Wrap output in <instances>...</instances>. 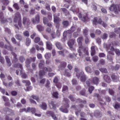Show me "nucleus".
I'll list each match as a JSON object with an SVG mask.
<instances>
[{
  "label": "nucleus",
  "instance_id": "obj_40",
  "mask_svg": "<svg viewBox=\"0 0 120 120\" xmlns=\"http://www.w3.org/2000/svg\"><path fill=\"white\" fill-rule=\"evenodd\" d=\"M51 56V54L50 53H47L45 55V58L47 59H49Z\"/></svg>",
  "mask_w": 120,
  "mask_h": 120
},
{
  "label": "nucleus",
  "instance_id": "obj_23",
  "mask_svg": "<svg viewBox=\"0 0 120 120\" xmlns=\"http://www.w3.org/2000/svg\"><path fill=\"white\" fill-rule=\"evenodd\" d=\"M46 46L47 49L49 50H51L52 49V45L51 43L47 41L46 42Z\"/></svg>",
  "mask_w": 120,
  "mask_h": 120
},
{
  "label": "nucleus",
  "instance_id": "obj_46",
  "mask_svg": "<svg viewBox=\"0 0 120 120\" xmlns=\"http://www.w3.org/2000/svg\"><path fill=\"white\" fill-rule=\"evenodd\" d=\"M0 1L3 3V4L5 5H7L9 3L8 0H0Z\"/></svg>",
  "mask_w": 120,
  "mask_h": 120
},
{
  "label": "nucleus",
  "instance_id": "obj_53",
  "mask_svg": "<svg viewBox=\"0 0 120 120\" xmlns=\"http://www.w3.org/2000/svg\"><path fill=\"white\" fill-rule=\"evenodd\" d=\"M11 94L13 96H15L17 94V92L16 91L13 90L11 91Z\"/></svg>",
  "mask_w": 120,
  "mask_h": 120
},
{
  "label": "nucleus",
  "instance_id": "obj_31",
  "mask_svg": "<svg viewBox=\"0 0 120 120\" xmlns=\"http://www.w3.org/2000/svg\"><path fill=\"white\" fill-rule=\"evenodd\" d=\"M4 48L5 49L10 51H12L13 50V48L11 45L8 46L5 45L4 46Z\"/></svg>",
  "mask_w": 120,
  "mask_h": 120
},
{
  "label": "nucleus",
  "instance_id": "obj_3",
  "mask_svg": "<svg viewBox=\"0 0 120 120\" xmlns=\"http://www.w3.org/2000/svg\"><path fill=\"white\" fill-rule=\"evenodd\" d=\"M109 9L111 11H114L115 14H117L119 11L118 6L116 4H112L110 6Z\"/></svg>",
  "mask_w": 120,
  "mask_h": 120
},
{
  "label": "nucleus",
  "instance_id": "obj_49",
  "mask_svg": "<svg viewBox=\"0 0 120 120\" xmlns=\"http://www.w3.org/2000/svg\"><path fill=\"white\" fill-rule=\"evenodd\" d=\"M40 40V38L39 37H36L34 39V42L36 43H38L39 42Z\"/></svg>",
  "mask_w": 120,
  "mask_h": 120
},
{
  "label": "nucleus",
  "instance_id": "obj_24",
  "mask_svg": "<svg viewBox=\"0 0 120 120\" xmlns=\"http://www.w3.org/2000/svg\"><path fill=\"white\" fill-rule=\"evenodd\" d=\"M99 80L98 78L96 77H94L92 79L93 82L94 84H98Z\"/></svg>",
  "mask_w": 120,
  "mask_h": 120
},
{
  "label": "nucleus",
  "instance_id": "obj_41",
  "mask_svg": "<svg viewBox=\"0 0 120 120\" xmlns=\"http://www.w3.org/2000/svg\"><path fill=\"white\" fill-rule=\"evenodd\" d=\"M46 114L47 115H49L53 117L54 116L53 112L51 111H48L46 112Z\"/></svg>",
  "mask_w": 120,
  "mask_h": 120
},
{
  "label": "nucleus",
  "instance_id": "obj_33",
  "mask_svg": "<svg viewBox=\"0 0 120 120\" xmlns=\"http://www.w3.org/2000/svg\"><path fill=\"white\" fill-rule=\"evenodd\" d=\"M55 85L58 89V90L60 89L62 87V84L60 82L55 84Z\"/></svg>",
  "mask_w": 120,
  "mask_h": 120
},
{
  "label": "nucleus",
  "instance_id": "obj_4",
  "mask_svg": "<svg viewBox=\"0 0 120 120\" xmlns=\"http://www.w3.org/2000/svg\"><path fill=\"white\" fill-rule=\"evenodd\" d=\"M69 104H65L61 108H60V110L62 112L65 113H67L68 112V110L67 109L69 107Z\"/></svg>",
  "mask_w": 120,
  "mask_h": 120
},
{
  "label": "nucleus",
  "instance_id": "obj_60",
  "mask_svg": "<svg viewBox=\"0 0 120 120\" xmlns=\"http://www.w3.org/2000/svg\"><path fill=\"white\" fill-rule=\"evenodd\" d=\"M4 31L5 32L8 34H10L11 33L10 30L8 28H4Z\"/></svg>",
  "mask_w": 120,
  "mask_h": 120
},
{
  "label": "nucleus",
  "instance_id": "obj_51",
  "mask_svg": "<svg viewBox=\"0 0 120 120\" xmlns=\"http://www.w3.org/2000/svg\"><path fill=\"white\" fill-rule=\"evenodd\" d=\"M45 72L43 70H41L39 71V75L40 76H42L45 75Z\"/></svg>",
  "mask_w": 120,
  "mask_h": 120
},
{
  "label": "nucleus",
  "instance_id": "obj_55",
  "mask_svg": "<svg viewBox=\"0 0 120 120\" xmlns=\"http://www.w3.org/2000/svg\"><path fill=\"white\" fill-rule=\"evenodd\" d=\"M43 22L44 24H46L48 22L47 18L45 17H44L43 18Z\"/></svg>",
  "mask_w": 120,
  "mask_h": 120
},
{
  "label": "nucleus",
  "instance_id": "obj_39",
  "mask_svg": "<svg viewBox=\"0 0 120 120\" xmlns=\"http://www.w3.org/2000/svg\"><path fill=\"white\" fill-rule=\"evenodd\" d=\"M77 102H79V103H82L83 104H85L86 103V102L85 100H83L82 99L79 98L78 99L76 100Z\"/></svg>",
  "mask_w": 120,
  "mask_h": 120
},
{
  "label": "nucleus",
  "instance_id": "obj_57",
  "mask_svg": "<svg viewBox=\"0 0 120 120\" xmlns=\"http://www.w3.org/2000/svg\"><path fill=\"white\" fill-rule=\"evenodd\" d=\"M55 25L57 29H59L60 25V24L59 22H55Z\"/></svg>",
  "mask_w": 120,
  "mask_h": 120
},
{
  "label": "nucleus",
  "instance_id": "obj_2",
  "mask_svg": "<svg viewBox=\"0 0 120 120\" xmlns=\"http://www.w3.org/2000/svg\"><path fill=\"white\" fill-rule=\"evenodd\" d=\"M80 47L81 48L79 49L78 51L79 55L80 56H82L83 53L87 55H89L88 51L85 46H82Z\"/></svg>",
  "mask_w": 120,
  "mask_h": 120
},
{
  "label": "nucleus",
  "instance_id": "obj_13",
  "mask_svg": "<svg viewBox=\"0 0 120 120\" xmlns=\"http://www.w3.org/2000/svg\"><path fill=\"white\" fill-rule=\"evenodd\" d=\"M75 39H72L69 40L68 42V44L70 48H72V46L75 43Z\"/></svg>",
  "mask_w": 120,
  "mask_h": 120
},
{
  "label": "nucleus",
  "instance_id": "obj_14",
  "mask_svg": "<svg viewBox=\"0 0 120 120\" xmlns=\"http://www.w3.org/2000/svg\"><path fill=\"white\" fill-rule=\"evenodd\" d=\"M104 79L106 82L109 83L111 81V79L109 76L107 75H104L103 76Z\"/></svg>",
  "mask_w": 120,
  "mask_h": 120
},
{
  "label": "nucleus",
  "instance_id": "obj_64",
  "mask_svg": "<svg viewBox=\"0 0 120 120\" xmlns=\"http://www.w3.org/2000/svg\"><path fill=\"white\" fill-rule=\"evenodd\" d=\"M94 89V86H91L89 88L88 91L90 94L92 93V91Z\"/></svg>",
  "mask_w": 120,
  "mask_h": 120
},
{
  "label": "nucleus",
  "instance_id": "obj_34",
  "mask_svg": "<svg viewBox=\"0 0 120 120\" xmlns=\"http://www.w3.org/2000/svg\"><path fill=\"white\" fill-rule=\"evenodd\" d=\"M69 56L70 58L72 59H75L77 57L76 55L74 53H73L72 54L70 53L69 55Z\"/></svg>",
  "mask_w": 120,
  "mask_h": 120
},
{
  "label": "nucleus",
  "instance_id": "obj_56",
  "mask_svg": "<svg viewBox=\"0 0 120 120\" xmlns=\"http://www.w3.org/2000/svg\"><path fill=\"white\" fill-rule=\"evenodd\" d=\"M23 34L25 36L27 37H29L30 35L29 32L27 31L24 32H23Z\"/></svg>",
  "mask_w": 120,
  "mask_h": 120
},
{
  "label": "nucleus",
  "instance_id": "obj_26",
  "mask_svg": "<svg viewBox=\"0 0 120 120\" xmlns=\"http://www.w3.org/2000/svg\"><path fill=\"white\" fill-rule=\"evenodd\" d=\"M31 61L30 60L29 57L27 58L26 61L25 63L26 64L25 66L27 68L29 67H30V64Z\"/></svg>",
  "mask_w": 120,
  "mask_h": 120
},
{
  "label": "nucleus",
  "instance_id": "obj_44",
  "mask_svg": "<svg viewBox=\"0 0 120 120\" xmlns=\"http://www.w3.org/2000/svg\"><path fill=\"white\" fill-rule=\"evenodd\" d=\"M24 8H25V11L27 12L28 11V9L29 8V6L26 3H25V4L23 6Z\"/></svg>",
  "mask_w": 120,
  "mask_h": 120
},
{
  "label": "nucleus",
  "instance_id": "obj_7",
  "mask_svg": "<svg viewBox=\"0 0 120 120\" xmlns=\"http://www.w3.org/2000/svg\"><path fill=\"white\" fill-rule=\"evenodd\" d=\"M91 55L93 56L96 53L95 49L98 50V49L96 46L94 45L91 46Z\"/></svg>",
  "mask_w": 120,
  "mask_h": 120
},
{
  "label": "nucleus",
  "instance_id": "obj_6",
  "mask_svg": "<svg viewBox=\"0 0 120 120\" xmlns=\"http://www.w3.org/2000/svg\"><path fill=\"white\" fill-rule=\"evenodd\" d=\"M21 20V18L20 14L19 12L17 13L14 19V22L16 23L18 21H19Z\"/></svg>",
  "mask_w": 120,
  "mask_h": 120
},
{
  "label": "nucleus",
  "instance_id": "obj_50",
  "mask_svg": "<svg viewBox=\"0 0 120 120\" xmlns=\"http://www.w3.org/2000/svg\"><path fill=\"white\" fill-rule=\"evenodd\" d=\"M31 42V40L29 38H27L26 39V45L27 46H29L30 45Z\"/></svg>",
  "mask_w": 120,
  "mask_h": 120
},
{
  "label": "nucleus",
  "instance_id": "obj_52",
  "mask_svg": "<svg viewBox=\"0 0 120 120\" xmlns=\"http://www.w3.org/2000/svg\"><path fill=\"white\" fill-rule=\"evenodd\" d=\"M19 60L21 63H23L25 60L24 57L22 56H21L19 58Z\"/></svg>",
  "mask_w": 120,
  "mask_h": 120
},
{
  "label": "nucleus",
  "instance_id": "obj_30",
  "mask_svg": "<svg viewBox=\"0 0 120 120\" xmlns=\"http://www.w3.org/2000/svg\"><path fill=\"white\" fill-rule=\"evenodd\" d=\"M15 37L17 39L20 41H21L22 40V37L20 34H17L15 35Z\"/></svg>",
  "mask_w": 120,
  "mask_h": 120
},
{
  "label": "nucleus",
  "instance_id": "obj_37",
  "mask_svg": "<svg viewBox=\"0 0 120 120\" xmlns=\"http://www.w3.org/2000/svg\"><path fill=\"white\" fill-rule=\"evenodd\" d=\"M98 18L97 17H94L93 21V24L95 26H96L97 23Z\"/></svg>",
  "mask_w": 120,
  "mask_h": 120
},
{
  "label": "nucleus",
  "instance_id": "obj_54",
  "mask_svg": "<svg viewBox=\"0 0 120 120\" xmlns=\"http://www.w3.org/2000/svg\"><path fill=\"white\" fill-rule=\"evenodd\" d=\"M13 6L14 8L16 10H18L19 9V7L18 4L15 3L13 5Z\"/></svg>",
  "mask_w": 120,
  "mask_h": 120
},
{
  "label": "nucleus",
  "instance_id": "obj_1",
  "mask_svg": "<svg viewBox=\"0 0 120 120\" xmlns=\"http://www.w3.org/2000/svg\"><path fill=\"white\" fill-rule=\"evenodd\" d=\"M76 76L78 78L80 77V80L82 82H84L87 79L86 75L82 71L79 73H76Z\"/></svg>",
  "mask_w": 120,
  "mask_h": 120
},
{
  "label": "nucleus",
  "instance_id": "obj_61",
  "mask_svg": "<svg viewBox=\"0 0 120 120\" xmlns=\"http://www.w3.org/2000/svg\"><path fill=\"white\" fill-rule=\"evenodd\" d=\"M22 82L24 83H26L27 86H29L31 84L29 80H23L22 81Z\"/></svg>",
  "mask_w": 120,
  "mask_h": 120
},
{
  "label": "nucleus",
  "instance_id": "obj_18",
  "mask_svg": "<svg viewBox=\"0 0 120 120\" xmlns=\"http://www.w3.org/2000/svg\"><path fill=\"white\" fill-rule=\"evenodd\" d=\"M53 16L54 21V23L60 22V19L57 16L56 13Z\"/></svg>",
  "mask_w": 120,
  "mask_h": 120
},
{
  "label": "nucleus",
  "instance_id": "obj_42",
  "mask_svg": "<svg viewBox=\"0 0 120 120\" xmlns=\"http://www.w3.org/2000/svg\"><path fill=\"white\" fill-rule=\"evenodd\" d=\"M110 45H107L106 46V48L108 49H110V51H115V49L112 46H111L110 48Z\"/></svg>",
  "mask_w": 120,
  "mask_h": 120
},
{
  "label": "nucleus",
  "instance_id": "obj_35",
  "mask_svg": "<svg viewBox=\"0 0 120 120\" xmlns=\"http://www.w3.org/2000/svg\"><path fill=\"white\" fill-rule=\"evenodd\" d=\"M68 87L64 85L62 89V91L63 93H65L66 91L68 90Z\"/></svg>",
  "mask_w": 120,
  "mask_h": 120
},
{
  "label": "nucleus",
  "instance_id": "obj_58",
  "mask_svg": "<svg viewBox=\"0 0 120 120\" xmlns=\"http://www.w3.org/2000/svg\"><path fill=\"white\" fill-rule=\"evenodd\" d=\"M111 77L113 80L115 81V80H117L118 79V77L114 74H113L111 76Z\"/></svg>",
  "mask_w": 120,
  "mask_h": 120
},
{
  "label": "nucleus",
  "instance_id": "obj_27",
  "mask_svg": "<svg viewBox=\"0 0 120 120\" xmlns=\"http://www.w3.org/2000/svg\"><path fill=\"white\" fill-rule=\"evenodd\" d=\"M56 45L57 48L61 50L63 49V47L61 43L59 42H56Z\"/></svg>",
  "mask_w": 120,
  "mask_h": 120
},
{
  "label": "nucleus",
  "instance_id": "obj_62",
  "mask_svg": "<svg viewBox=\"0 0 120 120\" xmlns=\"http://www.w3.org/2000/svg\"><path fill=\"white\" fill-rule=\"evenodd\" d=\"M109 94L112 95H114V92L112 89H109Z\"/></svg>",
  "mask_w": 120,
  "mask_h": 120
},
{
  "label": "nucleus",
  "instance_id": "obj_10",
  "mask_svg": "<svg viewBox=\"0 0 120 120\" xmlns=\"http://www.w3.org/2000/svg\"><path fill=\"white\" fill-rule=\"evenodd\" d=\"M67 65V63L65 62H62L60 63V65L59 66V69L62 70L65 68Z\"/></svg>",
  "mask_w": 120,
  "mask_h": 120
},
{
  "label": "nucleus",
  "instance_id": "obj_63",
  "mask_svg": "<svg viewBox=\"0 0 120 120\" xmlns=\"http://www.w3.org/2000/svg\"><path fill=\"white\" fill-rule=\"evenodd\" d=\"M64 75H66L68 77H69L71 76V74L69 72H68V71L67 70H65L64 73Z\"/></svg>",
  "mask_w": 120,
  "mask_h": 120
},
{
  "label": "nucleus",
  "instance_id": "obj_21",
  "mask_svg": "<svg viewBox=\"0 0 120 120\" xmlns=\"http://www.w3.org/2000/svg\"><path fill=\"white\" fill-rule=\"evenodd\" d=\"M5 57L6 61L8 66L9 67L10 66H11L12 64L11 62V61L10 58H9L8 56H6Z\"/></svg>",
  "mask_w": 120,
  "mask_h": 120
},
{
  "label": "nucleus",
  "instance_id": "obj_48",
  "mask_svg": "<svg viewBox=\"0 0 120 120\" xmlns=\"http://www.w3.org/2000/svg\"><path fill=\"white\" fill-rule=\"evenodd\" d=\"M104 98L105 99L106 101L107 102H109L111 101L110 98L108 96H105Z\"/></svg>",
  "mask_w": 120,
  "mask_h": 120
},
{
  "label": "nucleus",
  "instance_id": "obj_28",
  "mask_svg": "<svg viewBox=\"0 0 120 120\" xmlns=\"http://www.w3.org/2000/svg\"><path fill=\"white\" fill-rule=\"evenodd\" d=\"M14 66L15 68H19L21 70L23 69L22 65L19 63H16L14 64Z\"/></svg>",
  "mask_w": 120,
  "mask_h": 120
},
{
  "label": "nucleus",
  "instance_id": "obj_47",
  "mask_svg": "<svg viewBox=\"0 0 120 120\" xmlns=\"http://www.w3.org/2000/svg\"><path fill=\"white\" fill-rule=\"evenodd\" d=\"M116 34L113 32H110L109 34V37L110 38H112L116 36Z\"/></svg>",
  "mask_w": 120,
  "mask_h": 120
},
{
  "label": "nucleus",
  "instance_id": "obj_9",
  "mask_svg": "<svg viewBox=\"0 0 120 120\" xmlns=\"http://www.w3.org/2000/svg\"><path fill=\"white\" fill-rule=\"evenodd\" d=\"M83 39V38L82 37H80L78 38L77 40V41L79 44V49L81 48L80 47L84 46L82 45V41Z\"/></svg>",
  "mask_w": 120,
  "mask_h": 120
},
{
  "label": "nucleus",
  "instance_id": "obj_12",
  "mask_svg": "<svg viewBox=\"0 0 120 120\" xmlns=\"http://www.w3.org/2000/svg\"><path fill=\"white\" fill-rule=\"evenodd\" d=\"M49 105L50 108L53 109L54 110H56V105L55 104L54 102L53 101H51L50 102H49Z\"/></svg>",
  "mask_w": 120,
  "mask_h": 120
},
{
  "label": "nucleus",
  "instance_id": "obj_45",
  "mask_svg": "<svg viewBox=\"0 0 120 120\" xmlns=\"http://www.w3.org/2000/svg\"><path fill=\"white\" fill-rule=\"evenodd\" d=\"M80 34V32H74L73 33V36L74 38H76L78 37V36Z\"/></svg>",
  "mask_w": 120,
  "mask_h": 120
},
{
  "label": "nucleus",
  "instance_id": "obj_5",
  "mask_svg": "<svg viewBox=\"0 0 120 120\" xmlns=\"http://www.w3.org/2000/svg\"><path fill=\"white\" fill-rule=\"evenodd\" d=\"M40 17L39 14H38L35 16V18H32L31 20L33 24L38 23L40 22Z\"/></svg>",
  "mask_w": 120,
  "mask_h": 120
},
{
  "label": "nucleus",
  "instance_id": "obj_32",
  "mask_svg": "<svg viewBox=\"0 0 120 120\" xmlns=\"http://www.w3.org/2000/svg\"><path fill=\"white\" fill-rule=\"evenodd\" d=\"M59 94L57 91L54 92L52 94V96L55 98L58 99V98Z\"/></svg>",
  "mask_w": 120,
  "mask_h": 120
},
{
  "label": "nucleus",
  "instance_id": "obj_29",
  "mask_svg": "<svg viewBox=\"0 0 120 120\" xmlns=\"http://www.w3.org/2000/svg\"><path fill=\"white\" fill-rule=\"evenodd\" d=\"M113 106L115 109L118 110L120 109V104L118 102H116L114 105Z\"/></svg>",
  "mask_w": 120,
  "mask_h": 120
},
{
  "label": "nucleus",
  "instance_id": "obj_19",
  "mask_svg": "<svg viewBox=\"0 0 120 120\" xmlns=\"http://www.w3.org/2000/svg\"><path fill=\"white\" fill-rule=\"evenodd\" d=\"M40 62L39 64V67L40 69H43L45 65L44 61L43 60H40Z\"/></svg>",
  "mask_w": 120,
  "mask_h": 120
},
{
  "label": "nucleus",
  "instance_id": "obj_38",
  "mask_svg": "<svg viewBox=\"0 0 120 120\" xmlns=\"http://www.w3.org/2000/svg\"><path fill=\"white\" fill-rule=\"evenodd\" d=\"M30 97L36 100L37 101H38L39 99V98L38 96L32 95L30 96Z\"/></svg>",
  "mask_w": 120,
  "mask_h": 120
},
{
  "label": "nucleus",
  "instance_id": "obj_22",
  "mask_svg": "<svg viewBox=\"0 0 120 120\" xmlns=\"http://www.w3.org/2000/svg\"><path fill=\"white\" fill-rule=\"evenodd\" d=\"M37 27L38 30L40 32L43 31L44 29V27L41 25L39 24L37 26Z\"/></svg>",
  "mask_w": 120,
  "mask_h": 120
},
{
  "label": "nucleus",
  "instance_id": "obj_20",
  "mask_svg": "<svg viewBox=\"0 0 120 120\" xmlns=\"http://www.w3.org/2000/svg\"><path fill=\"white\" fill-rule=\"evenodd\" d=\"M40 107L43 110H45L47 108V105L45 102H42L41 105H39Z\"/></svg>",
  "mask_w": 120,
  "mask_h": 120
},
{
  "label": "nucleus",
  "instance_id": "obj_43",
  "mask_svg": "<svg viewBox=\"0 0 120 120\" xmlns=\"http://www.w3.org/2000/svg\"><path fill=\"white\" fill-rule=\"evenodd\" d=\"M100 71L101 72L105 73L107 72V71L106 69L104 68H101L99 69Z\"/></svg>",
  "mask_w": 120,
  "mask_h": 120
},
{
  "label": "nucleus",
  "instance_id": "obj_36",
  "mask_svg": "<svg viewBox=\"0 0 120 120\" xmlns=\"http://www.w3.org/2000/svg\"><path fill=\"white\" fill-rule=\"evenodd\" d=\"M85 70L86 71L88 72L91 73L92 72L91 68L89 66L86 67L85 68Z\"/></svg>",
  "mask_w": 120,
  "mask_h": 120
},
{
  "label": "nucleus",
  "instance_id": "obj_59",
  "mask_svg": "<svg viewBox=\"0 0 120 120\" xmlns=\"http://www.w3.org/2000/svg\"><path fill=\"white\" fill-rule=\"evenodd\" d=\"M93 60L94 62H96L98 61V58L97 56H95L93 57Z\"/></svg>",
  "mask_w": 120,
  "mask_h": 120
},
{
  "label": "nucleus",
  "instance_id": "obj_11",
  "mask_svg": "<svg viewBox=\"0 0 120 120\" xmlns=\"http://www.w3.org/2000/svg\"><path fill=\"white\" fill-rule=\"evenodd\" d=\"M11 53L13 57V58L12 60V62L13 63H15L17 62L18 60L17 57V54L13 52H12Z\"/></svg>",
  "mask_w": 120,
  "mask_h": 120
},
{
  "label": "nucleus",
  "instance_id": "obj_8",
  "mask_svg": "<svg viewBox=\"0 0 120 120\" xmlns=\"http://www.w3.org/2000/svg\"><path fill=\"white\" fill-rule=\"evenodd\" d=\"M22 20V23L24 25L28 26L30 24V20L29 19H27L26 17H24L23 18Z\"/></svg>",
  "mask_w": 120,
  "mask_h": 120
},
{
  "label": "nucleus",
  "instance_id": "obj_15",
  "mask_svg": "<svg viewBox=\"0 0 120 120\" xmlns=\"http://www.w3.org/2000/svg\"><path fill=\"white\" fill-rule=\"evenodd\" d=\"M76 30V27L74 26H72L71 27L69 30H68L67 32L69 33V34H71Z\"/></svg>",
  "mask_w": 120,
  "mask_h": 120
},
{
  "label": "nucleus",
  "instance_id": "obj_16",
  "mask_svg": "<svg viewBox=\"0 0 120 120\" xmlns=\"http://www.w3.org/2000/svg\"><path fill=\"white\" fill-rule=\"evenodd\" d=\"M83 33L84 37L87 36L89 34V31L88 29L86 27L83 30Z\"/></svg>",
  "mask_w": 120,
  "mask_h": 120
},
{
  "label": "nucleus",
  "instance_id": "obj_25",
  "mask_svg": "<svg viewBox=\"0 0 120 120\" xmlns=\"http://www.w3.org/2000/svg\"><path fill=\"white\" fill-rule=\"evenodd\" d=\"M31 61L30 60L29 57L27 58L26 61L25 63L26 64L25 66L27 68L29 67H30V64Z\"/></svg>",
  "mask_w": 120,
  "mask_h": 120
},
{
  "label": "nucleus",
  "instance_id": "obj_17",
  "mask_svg": "<svg viewBox=\"0 0 120 120\" xmlns=\"http://www.w3.org/2000/svg\"><path fill=\"white\" fill-rule=\"evenodd\" d=\"M82 20L84 22L86 21L88 19V15L86 13H85L83 15V16L81 18Z\"/></svg>",
  "mask_w": 120,
  "mask_h": 120
}]
</instances>
